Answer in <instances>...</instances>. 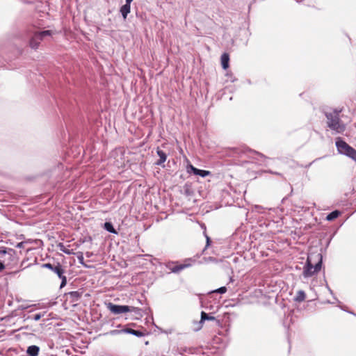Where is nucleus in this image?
I'll use <instances>...</instances> for the list:
<instances>
[{
    "label": "nucleus",
    "instance_id": "1a4fd4ad",
    "mask_svg": "<svg viewBox=\"0 0 356 356\" xmlns=\"http://www.w3.org/2000/svg\"><path fill=\"white\" fill-rule=\"evenodd\" d=\"M186 172L188 174H194L195 175L200 176L202 177H205L211 174L210 171L204 170H200L198 168H196L194 167L192 164L189 163L186 166Z\"/></svg>",
    "mask_w": 356,
    "mask_h": 356
},
{
    "label": "nucleus",
    "instance_id": "cd10ccee",
    "mask_svg": "<svg viewBox=\"0 0 356 356\" xmlns=\"http://www.w3.org/2000/svg\"><path fill=\"white\" fill-rule=\"evenodd\" d=\"M7 253L6 249L3 248L2 250H0V255H3Z\"/></svg>",
    "mask_w": 356,
    "mask_h": 356
},
{
    "label": "nucleus",
    "instance_id": "4468645a",
    "mask_svg": "<svg viewBox=\"0 0 356 356\" xmlns=\"http://www.w3.org/2000/svg\"><path fill=\"white\" fill-rule=\"evenodd\" d=\"M156 154L159 156V159L156 162V165H162L163 163L166 161L167 154L165 152H164L159 147L156 149Z\"/></svg>",
    "mask_w": 356,
    "mask_h": 356
},
{
    "label": "nucleus",
    "instance_id": "39448f33",
    "mask_svg": "<svg viewBox=\"0 0 356 356\" xmlns=\"http://www.w3.org/2000/svg\"><path fill=\"white\" fill-rule=\"evenodd\" d=\"M43 268H48L55 273L58 277L61 280L60 288L64 287L67 284V277L65 275V270L63 266L60 263H57L56 265L50 263H46L42 264Z\"/></svg>",
    "mask_w": 356,
    "mask_h": 356
},
{
    "label": "nucleus",
    "instance_id": "b1692460",
    "mask_svg": "<svg viewBox=\"0 0 356 356\" xmlns=\"http://www.w3.org/2000/svg\"><path fill=\"white\" fill-rule=\"evenodd\" d=\"M227 291V288L225 286L220 287L214 291H213L211 293H218L220 294H223Z\"/></svg>",
    "mask_w": 356,
    "mask_h": 356
},
{
    "label": "nucleus",
    "instance_id": "2f4dec72",
    "mask_svg": "<svg viewBox=\"0 0 356 356\" xmlns=\"http://www.w3.org/2000/svg\"><path fill=\"white\" fill-rule=\"evenodd\" d=\"M297 2H300L302 0H296Z\"/></svg>",
    "mask_w": 356,
    "mask_h": 356
},
{
    "label": "nucleus",
    "instance_id": "a211bd4d",
    "mask_svg": "<svg viewBox=\"0 0 356 356\" xmlns=\"http://www.w3.org/2000/svg\"><path fill=\"white\" fill-rule=\"evenodd\" d=\"M243 233H244L243 228L242 227H240L236 229L233 236H234V238H236V239L241 238V241L243 242V240L245 239V238L243 237Z\"/></svg>",
    "mask_w": 356,
    "mask_h": 356
},
{
    "label": "nucleus",
    "instance_id": "ddd939ff",
    "mask_svg": "<svg viewBox=\"0 0 356 356\" xmlns=\"http://www.w3.org/2000/svg\"><path fill=\"white\" fill-rule=\"evenodd\" d=\"M111 333L112 334H120V333H127V334H133V335L138 337H143L144 335L143 332H141L140 330H133L131 328H124L121 330H112L111 332Z\"/></svg>",
    "mask_w": 356,
    "mask_h": 356
},
{
    "label": "nucleus",
    "instance_id": "bb28decb",
    "mask_svg": "<svg viewBox=\"0 0 356 356\" xmlns=\"http://www.w3.org/2000/svg\"><path fill=\"white\" fill-rule=\"evenodd\" d=\"M5 268H6V266L3 264V262L0 261V273H1L5 269Z\"/></svg>",
    "mask_w": 356,
    "mask_h": 356
},
{
    "label": "nucleus",
    "instance_id": "7c9ffc66",
    "mask_svg": "<svg viewBox=\"0 0 356 356\" xmlns=\"http://www.w3.org/2000/svg\"><path fill=\"white\" fill-rule=\"evenodd\" d=\"M250 179L255 178V176H254V175H252V176H250Z\"/></svg>",
    "mask_w": 356,
    "mask_h": 356
},
{
    "label": "nucleus",
    "instance_id": "f3484780",
    "mask_svg": "<svg viewBox=\"0 0 356 356\" xmlns=\"http://www.w3.org/2000/svg\"><path fill=\"white\" fill-rule=\"evenodd\" d=\"M131 10V6L129 4L125 3L120 8V13L124 18L125 19L127 17V15L130 13Z\"/></svg>",
    "mask_w": 356,
    "mask_h": 356
},
{
    "label": "nucleus",
    "instance_id": "7ed1b4c3",
    "mask_svg": "<svg viewBox=\"0 0 356 356\" xmlns=\"http://www.w3.org/2000/svg\"><path fill=\"white\" fill-rule=\"evenodd\" d=\"M339 154L346 155L356 162V150L341 138H337L335 143Z\"/></svg>",
    "mask_w": 356,
    "mask_h": 356
},
{
    "label": "nucleus",
    "instance_id": "423d86ee",
    "mask_svg": "<svg viewBox=\"0 0 356 356\" xmlns=\"http://www.w3.org/2000/svg\"><path fill=\"white\" fill-rule=\"evenodd\" d=\"M107 308L113 314H120L122 313L130 312H134L138 314L140 311V309L137 307H131L128 305H115L112 302H109L108 304H107Z\"/></svg>",
    "mask_w": 356,
    "mask_h": 356
},
{
    "label": "nucleus",
    "instance_id": "a878e982",
    "mask_svg": "<svg viewBox=\"0 0 356 356\" xmlns=\"http://www.w3.org/2000/svg\"><path fill=\"white\" fill-rule=\"evenodd\" d=\"M204 236L206 237V239H207V246H209L210 245V243H211V239L207 235V234L205 233V232H204Z\"/></svg>",
    "mask_w": 356,
    "mask_h": 356
},
{
    "label": "nucleus",
    "instance_id": "2eb2a0df",
    "mask_svg": "<svg viewBox=\"0 0 356 356\" xmlns=\"http://www.w3.org/2000/svg\"><path fill=\"white\" fill-rule=\"evenodd\" d=\"M220 62L222 67L227 70L229 66V56L227 53H223L221 55Z\"/></svg>",
    "mask_w": 356,
    "mask_h": 356
},
{
    "label": "nucleus",
    "instance_id": "6e6552de",
    "mask_svg": "<svg viewBox=\"0 0 356 356\" xmlns=\"http://www.w3.org/2000/svg\"><path fill=\"white\" fill-rule=\"evenodd\" d=\"M263 161L264 156L262 154L251 149H248L246 147V164L254 163L260 164Z\"/></svg>",
    "mask_w": 356,
    "mask_h": 356
},
{
    "label": "nucleus",
    "instance_id": "20e7f679",
    "mask_svg": "<svg viewBox=\"0 0 356 356\" xmlns=\"http://www.w3.org/2000/svg\"><path fill=\"white\" fill-rule=\"evenodd\" d=\"M317 257L318 261L314 266L312 264V257H308L307 263L303 268L302 275L304 277H310L320 271L322 265V256L321 254H318Z\"/></svg>",
    "mask_w": 356,
    "mask_h": 356
},
{
    "label": "nucleus",
    "instance_id": "dca6fc26",
    "mask_svg": "<svg viewBox=\"0 0 356 356\" xmlns=\"http://www.w3.org/2000/svg\"><path fill=\"white\" fill-rule=\"evenodd\" d=\"M40 352V348L38 346L32 345L27 348L26 353L29 356H38Z\"/></svg>",
    "mask_w": 356,
    "mask_h": 356
},
{
    "label": "nucleus",
    "instance_id": "4be33fe9",
    "mask_svg": "<svg viewBox=\"0 0 356 356\" xmlns=\"http://www.w3.org/2000/svg\"><path fill=\"white\" fill-rule=\"evenodd\" d=\"M76 257L78 259V261H79V263L81 265H83V266H87L85 263H84V258H83V252H78L76 253Z\"/></svg>",
    "mask_w": 356,
    "mask_h": 356
},
{
    "label": "nucleus",
    "instance_id": "9d476101",
    "mask_svg": "<svg viewBox=\"0 0 356 356\" xmlns=\"http://www.w3.org/2000/svg\"><path fill=\"white\" fill-rule=\"evenodd\" d=\"M213 320H215L214 316H211V315L208 314L207 313L202 311L201 312L200 321L195 323V327H194L193 330L195 331H198L202 327L203 323L205 321H213Z\"/></svg>",
    "mask_w": 356,
    "mask_h": 356
},
{
    "label": "nucleus",
    "instance_id": "6ab92c4d",
    "mask_svg": "<svg viewBox=\"0 0 356 356\" xmlns=\"http://www.w3.org/2000/svg\"><path fill=\"white\" fill-rule=\"evenodd\" d=\"M305 293L302 290H299L294 298V300L298 302H301L305 300Z\"/></svg>",
    "mask_w": 356,
    "mask_h": 356
},
{
    "label": "nucleus",
    "instance_id": "f257e3e1",
    "mask_svg": "<svg viewBox=\"0 0 356 356\" xmlns=\"http://www.w3.org/2000/svg\"><path fill=\"white\" fill-rule=\"evenodd\" d=\"M341 111L334 109L325 113L327 127L336 134H341L346 130V124L340 120Z\"/></svg>",
    "mask_w": 356,
    "mask_h": 356
},
{
    "label": "nucleus",
    "instance_id": "393cba45",
    "mask_svg": "<svg viewBox=\"0 0 356 356\" xmlns=\"http://www.w3.org/2000/svg\"><path fill=\"white\" fill-rule=\"evenodd\" d=\"M44 316V314H40H40H34V315H33V316H31V318L33 320H34V321H39V320L41 318V317H42V316Z\"/></svg>",
    "mask_w": 356,
    "mask_h": 356
},
{
    "label": "nucleus",
    "instance_id": "f03ea898",
    "mask_svg": "<svg viewBox=\"0 0 356 356\" xmlns=\"http://www.w3.org/2000/svg\"><path fill=\"white\" fill-rule=\"evenodd\" d=\"M53 32L50 30L35 31L29 30L28 36L29 37V45L32 49H38L40 42L47 36L52 35Z\"/></svg>",
    "mask_w": 356,
    "mask_h": 356
},
{
    "label": "nucleus",
    "instance_id": "412c9836",
    "mask_svg": "<svg viewBox=\"0 0 356 356\" xmlns=\"http://www.w3.org/2000/svg\"><path fill=\"white\" fill-rule=\"evenodd\" d=\"M104 227L107 232L110 233L117 234V232L114 229L113 224L110 222H106L104 223Z\"/></svg>",
    "mask_w": 356,
    "mask_h": 356
},
{
    "label": "nucleus",
    "instance_id": "c85d7f7f",
    "mask_svg": "<svg viewBox=\"0 0 356 356\" xmlns=\"http://www.w3.org/2000/svg\"><path fill=\"white\" fill-rule=\"evenodd\" d=\"M86 256H87L88 257H90L92 255V252H87L86 253Z\"/></svg>",
    "mask_w": 356,
    "mask_h": 356
},
{
    "label": "nucleus",
    "instance_id": "0eeeda50",
    "mask_svg": "<svg viewBox=\"0 0 356 356\" xmlns=\"http://www.w3.org/2000/svg\"><path fill=\"white\" fill-rule=\"evenodd\" d=\"M191 260H186L184 264H179L176 261H170L166 263L165 266L172 273H177L186 268L191 266Z\"/></svg>",
    "mask_w": 356,
    "mask_h": 356
},
{
    "label": "nucleus",
    "instance_id": "5701e85b",
    "mask_svg": "<svg viewBox=\"0 0 356 356\" xmlns=\"http://www.w3.org/2000/svg\"><path fill=\"white\" fill-rule=\"evenodd\" d=\"M58 247H59V249L60 251H62L63 252H64L67 254H71L73 253L72 250L67 249L63 243H59Z\"/></svg>",
    "mask_w": 356,
    "mask_h": 356
},
{
    "label": "nucleus",
    "instance_id": "aec40b11",
    "mask_svg": "<svg viewBox=\"0 0 356 356\" xmlns=\"http://www.w3.org/2000/svg\"><path fill=\"white\" fill-rule=\"evenodd\" d=\"M340 214H341L340 211L335 210L327 216L326 220L328 221H332V220L336 219L337 218H338Z\"/></svg>",
    "mask_w": 356,
    "mask_h": 356
},
{
    "label": "nucleus",
    "instance_id": "f8f14e48",
    "mask_svg": "<svg viewBox=\"0 0 356 356\" xmlns=\"http://www.w3.org/2000/svg\"><path fill=\"white\" fill-rule=\"evenodd\" d=\"M83 291L82 289L79 291H70L65 293L67 299L70 300V302L74 303L78 302L82 297Z\"/></svg>",
    "mask_w": 356,
    "mask_h": 356
},
{
    "label": "nucleus",
    "instance_id": "9b49d317",
    "mask_svg": "<svg viewBox=\"0 0 356 356\" xmlns=\"http://www.w3.org/2000/svg\"><path fill=\"white\" fill-rule=\"evenodd\" d=\"M264 296V292L260 289H254L249 292V302L251 303L259 301Z\"/></svg>",
    "mask_w": 356,
    "mask_h": 356
},
{
    "label": "nucleus",
    "instance_id": "c756f323",
    "mask_svg": "<svg viewBox=\"0 0 356 356\" xmlns=\"http://www.w3.org/2000/svg\"><path fill=\"white\" fill-rule=\"evenodd\" d=\"M133 0H126V3L130 5Z\"/></svg>",
    "mask_w": 356,
    "mask_h": 356
}]
</instances>
